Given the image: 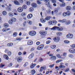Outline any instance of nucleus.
<instances>
[{"mask_svg":"<svg viewBox=\"0 0 75 75\" xmlns=\"http://www.w3.org/2000/svg\"><path fill=\"white\" fill-rule=\"evenodd\" d=\"M16 21V18L14 17L11 18L8 21V23L10 25L13 24L14 22Z\"/></svg>","mask_w":75,"mask_h":75,"instance_id":"obj_1","label":"nucleus"},{"mask_svg":"<svg viewBox=\"0 0 75 75\" xmlns=\"http://www.w3.org/2000/svg\"><path fill=\"white\" fill-rule=\"evenodd\" d=\"M45 1L46 3V5L48 7H49L50 8H51V6L50 4V1H49V0H45Z\"/></svg>","mask_w":75,"mask_h":75,"instance_id":"obj_2","label":"nucleus"},{"mask_svg":"<svg viewBox=\"0 0 75 75\" xmlns=\"http://www.w3.org/2000/svg\"><path fill=\"white\" fill-rule=\"evenodd\" d=\"M29 34L31 36H34L36 35V32L34 31H30L29 33Z\"/></svg>","mask_w":75,"mask_h":75,"instance_id":"obj_3","label":"nucleus"},{"mask_svg":"<svg viewBox=\"0 0 75 75\" xmlns=\"http://www.w3.org/2000/svg\"><path fill=\"white\" fill-rule=\"evenodd\" d=\"M66 37L67 38L72 39L74 38V35L72 34H69L66 35Z\"/></svg>","mask_w":75,"mask_h":75,"instance_id":"obj_4","label":"nucleus"},{"mask_svg":"<svg viewBox=\"0 0 75 75\" xmlns=\"http://www.w3.org/2000/svg\"><path fill=\"white\" fill-rule=\"evenodd\" d=\"M53 40L56 42H59L60 40V38L59 37H56L53 38Z\"/></svg>","mask_w":75,"mask_h":75,"instance_id":"obj_5","label":"nucleus"},{"mask_svg":"<svg viewBox=\"0 0 75 75\" xmlns=\"http://www.w3.org/2000/svg\"><path fill=\"white\" fill-rule=\"evenodd\" d=\"M68 51L69 53L72 54H75V49L73 48H71L68 50Z\"/></svg>","mask_w":75,"mask_h":75,"instance_id":"obj_6","label":"nucleus"},{"mask_svg":"<svg viewBox=\"0 0 75 75\" xmlns=\"http://www.w3.org/2000/svg\"><path fill=\"white\" fill-rule=\"evenodd\" d=\"M44 47V45L43 44H42L38 46L37 48L38 50H42Z\"/></svg>","mask_w":75,"mask_h":75,"instance_id":"obj_7","label":"nucleus"},{"mask_svg":"<svg viewBox=\"0 0 75 75\" xmlns=\"http://www.w3.org/2000/svg\"><path fill=\"white\" fill-rule=\"evenodd\" d=\"M56 56L57 58L59 59H65V58L62 57V55H61L60 54H57Z\"/></svg>","mask_w":75,"mask_h":75,"instance_id":"obj_8","label":"nucleus"},{"mask_svg":"<svg viewBox=\"0 0 75 75\" xmlns=\"http://www.w3.org/2000/svg\"><path fill=\"white\" fill-rule=\"evenodd\" d=\"M40 34L42 35H45L47 34V32L45 30H42L40 31Z\"/></svg>","mask_w":75,"mask_h":75,"instance_id":"obj_9","label":"nucleus"},{"mask_svg":"<svg viewBox=\"0 0 75 75\" xmlns=\"http://www.w3.org/2000/svg\"><path fill=\"white\" fill-rule=\"evenodd\" d=\"M5 8L8 11H11L12 10V8L11 7H9L7 5H5Z\"/></svg>","mask_w":75,"mask_h":75,"instance_id":"obj_10","label":"nucleus"},{"mask_svg":"<svg viewBox=\"0 0 75 75\" xmlns=\"http://www.w3.org/2000/svg\"><path fill=\"white\" fill-rule=\"evenodd\" d=\"M23 61V58L21 57H18L17 59V61L19 63H21Z\"/></svg>","mask_w":75,"mask_h":75,"instance_id":"obj_11","label":"nucleus"},{"mask_svg":"<svg viewBox=\"0 0 75 75\" xmlns=\"http://www.w3.org/2000/svg\"><path fill=\"white\" fill-rule=\"evenodd\" d=\"M23 10V8L22 7H19L17 8V11L19 13H22Z\"/></svg>","mask_w":75,"mask_h":75,"instance_id":"obj_12","label":"nucleus"},{"mask_svg":"<svg viewBox=\"0 0 75 75\" xmlns=\"http://www.w3.org/2000/svg\"><path fill=\"white\" fill-rule=\"evenodd\" d=\"M58 22L59 23H66V22H67V20L65 19H64L62 20H59L58 21Z\"/></svg>","mask_w":75,"mask_h":75,"instance_id":"obj_13","label":"nucleus"},{"mask_svg":"<svg viewBox=\"0 0 75 75\" xmlns=\"http://www.w3.org/2000/svg\"><path fill=\"white\" fill-rule=\"evenodd\" d=\"M33 42L31 40H30L28 41L27 45H33Z\"/></svg>","mask_w":75,"mask_h":75,"instance_id":"obj_14","label":"nucleus"},{"mask_svg":"<svg viewBox=\"0 0 75 75\" xmlns=\"http://www.w3.org/2000/svg\"><path fill=\"white\" fill-rule=\"evenodd\" d=\"M31 6L33 8H37V4L36 3H33L32 4Z\"/></svg>","mask_w":75,"mask_h":75,"instance_id":"obj_15","label":"nucleus"},{"mask_svg":"<svg viewBox=\"0 0 75 75\" xmlns=\"http://www.w3.org/2000/svg\"><path fill=\"white\" fill-rule=\"evenodd\" d=\"M33 14L30 13L27 15V17L28 19H31L33 17Z\"/></svg>","mask_w":75,"mask_h":75,"instance_id":"obj_16","label":"nucleus"},{"mask_svg":"<svg viewBox=\"0 0 75 75\" xmlns=\"http://www.w3.org/2000/svg\"><path fill=\"white\" fill-rule=\"evenodd\" d=\"M58 27L54 26L52 28H50V30H52L53 31H54V30H58Z\"/></svg>","mask_w":75,"mask_h":75,"instance_id":"obj_17","label":"nucleus"},{"mask_svg":"<svg viewBox=\"0 0 75 75\" xmlns=\"http://www.w3.org/2000/svg\"><path fill=\"white\" fill-rule=\"evenodd\" d=\"M37 65V64H32L31 65H30V68L33 69V68H34L35 67V66Z\"/></svg>","mask_w":75,"mask_h":75,"instance_id":"obj_18","label":"nucleus"},{"mask_svg":"<svg viewBox=\"0 0 75 75\" xmlns=\"http://www.w3.org/2000/svg\"><path fill=\"white\" fill-rule=\"evenodd\" d=\"M46 67H42L40 68V72H42L43 71V69L45 70H46Z\"/></svg>","mask_w":75,"mask_h":75,"instance_id":"obj_19","label":"nucleus"},{"mask_svg":"<svg viewBox=\"0 0 75 75\" xmlns=\"http://www.w3.org/2000/svg\"><path fill=\"white\" fill-rule=\"evenodd\" d=\"M40 22H41V23H45L46 22V20L45 18L43 19L42 18H41L40 19Z\"/></svg>","mask_w":75,"mask_h":75,"instance_id":"obj_20","label":"nucleus"},{"mask_svg":"<svg viewBox=\"0 0 75 75\" xmlns=\"http://www.w3.org/2000/svg\"><path fill=\"white\" fill-rule=\"evenodd\" d=\"M33 56L34 54L33 53H32L28 57V58L29 59H32V58H33Z\"/></svg>","mask_w":75,"mask_h":75,"instance_id":"obj_21","label":"nucleus"},{"mask_svg":"<svg viewBox=\"0 0 75 75\" xmlns=\"http://www.w3.org/2000/svg\"><path fill=\"white\" fill-rule=\"evenodd\" d=\"M14 3L15 4V5H17L18 6L20 5V3H19V2L16 0L14 1Z\"/></svg>","mask_w":75,"mask_h":75,"instance_id":"obj_22","label":"nucleus"},{"mask_svg":"<svg viewBox=\"0 0 75 75\" xmlns=\"http://www.w3.org/2000/svg\"><path fill=\"white\" fill-rule=\"evenodd\" d=\"M66 9L68 11H70L71 9V7L70 6H68L66 8Z\"/></svg>","mask_w":75,"mask_h":75,"instance_id":"obj_23","label":"nucleus"},{"mask_svg":"<svg viewBox=\"0 0 75 75\" xmlns=\"http://www.w3.org/2000/svg\"><path fill=\"white\" fill-rule=\"evenodd\" d=\"M8 15L9 17H14V14L11 12L9 13H8Z\"/></svg>","mask_w":75,"mask_h":75,"instance_id":"obj_24","label":"nucleus"},{"mask_svg":"<svg viewBox=\"0 0 75 75\" xmlns=\"http://www.w3.org/2000/svg\"><path fill=\"white\" fill-rule=\"evenodd\" d=\"M56 34L57 36L60 37V36H61V35H62V32H57Z\"/></svg>","mask_w":75,"mask_h":75,"instance_id":"obj_25","label":"nucleus"},{"mask_svg":"<svg viewBox=\"0 0 75 75\" xmlns=\"http://www.w3.org/2000/svg\"><path fill=\"white\" fill-rule=\"evenodd\" d=\"M52 17L51 16H48L47 17L45 18V20H47V21H48V20H50L51 18H52Z\"/></svg>","mask_w":75,"mask_h":75,"instance_id":"obj_26","label":"nucleus"},{"mask_svg":"<svg viewBox=\"0 0 75 75\" xmlns=\"http://www.w3.org/2000/svg\"><path fill=\"white\" fill-rule=\"evenodd\" d=\"M68 57L70 58H74V56L72 54H69L68 55Z\"/></svg>","mask_w":75,"mask_h":75,"instance_id":"obj_27","label":"nucleus"},{"mask_svg":"<svg viewBox=\"0 0 75 75\" xmlns=\"http://www.w3.org/2000/svg\"><path fill=\"white\" fill-rule=\"evenodd\" d=\"M22 8L23 10H26L27 8V6L26 5H23L22 6Z\"/></svg>","mask_w":75,"mask_h":75,"instance_id":"obj_28","label":"nucleus"},{"mask_svg":"<svg viewBox=\"0 0 75 75\" xmlns=\"http://www.w3.org/2000/svg\"><path fill=\"white\" fill-rule=\"evenodd\" d=\"M28 10L29 12H33V11H34V8H33V7L30 8H29Z\"/></svg>","mask_w":75,"mask_h":75,"instance_id":"obj_29","label":"nucleus"},{"mask_svg":"<svg viewBox=\"0 0 75 75\" xmlns=\"http://www.w3.org/2000/svg\"><path fill=\"white\" fill-rule=\"evenodd\" d=\"M63 30H64V28L62 27H58L57 30L59 31H63Z\"/></svg>","mask_w":75,"mask_h":75,"instance_id":"obj_30","label":"nucleus"},{"mask_svg":"<svg viewBox=\"0 0 75 75\" xmlns=\"http://www.w3.org/2000/svg\"><path fill=\"white\" fill-rule=\"evenodd\" d=\"M7 11H4L2 12V14L4 16H6V15H7Z\"/></svg>","mask_w":75,"mask_h":75,"instance_id":"obj_31","label":"nucleus"},{"mask_svg":"<svg viewBox=\"0 0 75 75\" xmlns=\"http://www.w3.org/2000/svg\"><path fill=\"white\" fill-rule=\"evenodd\" d=\"M4 58V59H7V60H8V57L7 56V55L6 54H4L3 56Z\"/></svg>","mask_w":75,"mask_h":75,"instance_id":"obj_32","label":"nucleus"},{"mask_svg":"<svg viewBox=\"0 0 75 75\" xmlns=\"http://www.w3.org/2000/svg\"><path fill=\"white\" fill-rule=\"evenodd\" d=\"M27 23L29 25H32L33 22L31 21L28 20L27 21Z\"/></svg>","mask_w":75,"mask_h":75,"instance_id":"obj_33","label":"nucleus"},{"mask_svg":"<svg viewBox=\"0 0 75 75\" xmlns=\"http://www.w3.org/2000/svg\"><path fill=\"white\" fill-rule=\"evenodd\" d=\"M57 46L55 45H53L50 46V48L54 50V49H55V48H56Z\"/></svg>","mask_w":75,"mask_h":75,"instance_id":"obj_34","label":"nucleus"},{"mask_svg":"<svg viewBox=\"0 0 75 75\" xmlns=\"http://www.w3.org/2000/svg\"><path fill=\"white\" fill-rule=\"evenodd\" d=\"M4 27L7 28L9 26V25L7 23H5L4 24Z\"/></svg>","mask_w":75,"mask_h":75,"instance_id":"obj_35","label":"nucleus"},{"mask_svg":"<svg viewBox=\"0 0 75 75\" xmlns=\"http://www.w3.org/2000/svg\"><path fill=\"white\" fill-rule=\"evenodd\" d=\"M21 15L22 17H25L26 16V13L25 12H23L21 13Z\"/></svg>","mask_w":75,"mask_h":75,"instance_id":"obj_36","label":"nucleus"},{"mask_svg":"<svg viewBox=\"0 0 75 75\" xmlns=\"http://www.w3.org/2000/svg\"><path fill=\"white\" fill-rule=\"evenodd\" d=\"M51 59H52V60L55 61V60H56V59H57V57L55 56H53L51 57Z\"/></svg>","mask_w":75,"mask_h":75,"instance_id":"obj_37","label":"nucleus"},{"mask_svg":"<svg viewBox=\"0 0 75 75\" xmlns=\"http://www.w3.org/2000/svg\"><path fill=\"white\" fill-rule=\"evenodd\" d=\"M36 72L35 70L33 69H32V70L31 71V73L32 74H34Z\"/></svg>","mask_w":75,"mask_h":75,"instance_id":"obj_38","label":"nucleus"},{"mask_svg":"<svg viewBox=\"0 0 75 75\" xmlns=\"http://www.w3.org/2000/svg\"><path fill=\"white\" fill-rule=\"evenodd\" d=\"M71 23V21H67L65 23L66 25H69Z\"/></svg>","mask_w":75,"mask_h":75,"instance_id":"obj_39","label":"nucleus"},{"mask_svg":"<svg viewBox=\"0 0 75 75\" xmlns=\"http://www.w3.org/2000/svg\"><path fill=\"white\" fill-rule=\"evenodd\" d=\"M17 33L16 32H14L13 34V37H17Z\"/></svg>","mask_w":75,"mask_h":75,"instance_id":"obj_40","label":"nucleus"},{"mask_svg":"<svg viewBox=\"0 0 75 75\" xmlns=\"http://www.w3.org/2000/svg\"><path fill=\"white\" fill-rule=\"evenodd\" d=\"M66 14H67V16H69L71 15V12L70 11H67L66 12Z\"/></svg>","mask_w":75,"mask_h":75,"instance_id":"obj_41","label":"nucleus"},{"mask_svg":"<svg viewBox=\"0 0 75 75\" xmlns=\"http://www.w3.org/2000/svg\"><path fill=\"white\" fill-rule=\"evenodd\" d=\"M62 61H63L62 60H58L56 61V63H59V62H62Z\"/></svg>","mask_w":75,"mask_h":75,"instance_id":"obj_42","label":"nucleus"},{"mask_svg":"<svg viewBox=\"0 0 75 75\" xmlns=\"http://www.w3.org/2000/svg\"><path fill=\"white\" fill-rule=\"evenodd\" d=\"M47 12L48 14H51V10L50 9H47Z\"/></svg>","mask_w":75,"mask_h":75,"instance_id":"obj_43","label":"nucleus"},{"mask_svg":"<svg viewBox=\"0 0 75 75\" xmlns=\"http://www.w3.org/2000/svg\"><path fill=\"white\" fill-rule=\"evenodd\" d=\"M26 4L28 6H29L30 5V1H26Z\"/></svg>","mask_w":75,"mask_h":75,"instance_id":"obj_44","label":"nucleus"},{"mask_svg":"<svg viewBox=\"0 0 75 75\" xmlns=\"http://www.w3.org/2000/svg\"><path fill=\"white\" fill-rule=\"evenodd\" d=\"M52 21V23H53V24H54V25H55L56 24H57V22L55 20H53Z\"/></svg>","mask_w":75,"mask_h":75,"instance_id":"obj_45","label":"nucleus"},{"mask_svg":"<svg viewBox=\"0 0 75 75\" xmlns=\"http://www.w3.org/2000/svg\"><path fill=\"white\" fill-rule=\"evenodd\" d=\"M63 57H67V53L66 52H64L63 53Z\"/></svg>","mask_w":75,"mask_h":75,"instance_id":"obj_46","label":"nucleus"},{"mask_svg":"<svg viewBox=\"0 0 75 75\" xmlns=\"http://www.w3.org/2000/svg\"><path fill=\"white\" fill-rule=\"evenodd\" d=\"M69 68H67L65 70L64 72H69Z\"/></svg>","mask_w":75,"mask_h":75,"instance_id":"obj_47","label":"nucleus"},{"mask_svg":"<svg viewBox=\"0 0 75 75\" xmlns=\"http://www.w3.org/2000/svg\"><path fill=\"white\" fill-rule=\"evenodd\" d=\"M65 66L63 65L62 66H59V68H65Z\"/></svg>","mask_w":75,"mask_h":75,"instance_id":"obj_48","label":"nucleus"},{"mask_svg":"<svg viewBox=\"0 0 75 75\" xmlns=\"http://www.w3.org/2000/svg\"><path fill=\"white\" fill-rule=\"evenodd\" d=\"M64 42L65 43V44H69V43L70 42L68 40H65L64 41Z\"/></svg>","mask_w":75,"mask_h":75,"instance_id":"obj_49","label":"nucleus"},{"mask_svg":"<svg viewBox=\"0 0 75 75\" xmlns=\"http://www.w3.org/2000/svg\"><path fill=\"white\" fill-rule=\"evenodd\" d=\"M71 47L72 48H75V44H73L70 45Z\"/></svg>","mask_w":75,"mask_h":75,"instance_id":"obj_50","label":"nucleus"},{"mask_svg":"<svg viewBox=\"0 0 75 75\" xmlns=\"http://www.w3.org/2000/svg\"><path fill=\"white\" fill-rule=\"evenodd\" d=\"M37 3L38 4H41L42 2L40 1V0H37Z\"/></svg>","mask_w":75,"mask_h":75,"instance_id":"obj_51","label":"nucleus"},{"mask_svg":"<svg viewBox=\"0 0 75 75\" xmlns=\"http://www.w3.org/2000/svg\"><path fill=\"white\" fill-rule=\"evenodd\" d=\"M2 31L3 32H7V28H3L2 29Z\"/></svg>","mask_w":75,"mask_h":75,"instance_id":"obj_52","label":"nucleus"},{"mask_svg":"<svg viewBox=\"0 0 75 75\" xmlns=\"http://www.w3.org/2000/svg\"><path fill=\"white\" fill-rule=\"evenodd\" d=\"M48 24L49 25H51L52 24V21H49L47 22Z\"/></svg>","mask_w":75,"mask_h":75,"instance_id":"obj_53","label":"nucleus"},{"mask_svg":"<svg viewBox=\"0 0 75 75\" xmlns=\"http://www.w3.org/2000/svg\"><path fill=\"white\" fill-rule=\"evenodd\" d=\"M67 16V12H65L63 13V16H64V17H66V16Z\"/></svg>","mask_w":75,"mask_h":75,"instance_id":"obj_54","label":"nucleus"},{"mask_svg":"<svg viewBox=\"0 0 75 75\" xmlns=\"http://www.w3.org/2000/svg\"><path fill=\"white\" fill-rule=\"evenodd\" d=\"M7 55L8 56H11V52H8L7 53Z\"/></svg>","mask_w":75,"mask_h":75,"instance_id":"obj_55","label":"nucleus"},{"mask_svg":"<svg viewBox=\"0 0 75 75\" xmlns=\"http://www.w3.org/2000/svg\"><path fill=\"white\" fill-rule=\"evenodd\" d=\"M50 43H51V41L50 40H48L46 42V44H50Z\"/></svg>","mask_w":75,"mask_h":75,"instance_id":"obj_56","label":"nucleus"},{"mask_svg":"<svg viewBox=\"0 0 75 75\" xmlns=\"http://www.w3.org/2000/svg\"><path fill=\"white\" fill-rule=\"evenodd\" d=\"M54 65H55V64H52L50 65L49 66V67H50V68H52V67H54Z\"/></svg>","mask_w":75,"mask_h":75,"instance_id":"obj_57","label":"nucleus"},{"mask_svg":"<svg viewBox=\"0 0 75 75\" xmlns=\"http://www.w3.org/2000/svg\"><path fill=\"white\" fill-rule=\"evenodd\" d=\"M19 1L20 3H21V4H23V3H24V1L23 0H18Z\"/></svg>","mask_w":75,"mask_h":75,"instance_id":"obj_58","label":"nucleus"},{"mask_svg":"<svg viewBox=\"0 0 75 75\" xmlns=\"http://www.w3.org/2000/svg\"><path fill=\"white\" fill-rule=\"evenodd\" d=\"M26 24H27V22H26V21L24 22L23 24V27H25Z\"/></svg>","mask_w":75,"mask_h":75,"instance_id":"obj_59","label":"nucleus"},{"mask_svg":"<svg viewBox=\"0 0 75 75\" xmlns=\"http://www.w3.org/2000/svg\"><path fill=\"white\" fill-rule=\"evenodd\" d=\"M54 10L55 13H58V10L57 8H55Z\"/></svg>","mask_w":75,"mask_h":75,"instance_id":"obj_60","label":"nucleus"},{"mask_svg":"<svg viewBox=\"0 0 75 75\" xmlns=\"http://www.w3.org/2000/svg\"><path fill=\"white\" fill-rule=\"evenodd\" d=\"M35 50V48L34 47H32L31 48V49L30 50V51H34Z\"/></svg>","mask_w":75,"mask_h":75,"instance_id":"obj_61","label":"nucleus"},{"mask_svg":"<svg viewBox=\"0 0 75 75\" xmlns=\"http://www.w3.org/2000/svg\"><path fill=\"white\" fill-rule=\"evenodd\" d=\"M22 40V39L21 38H17L16 39V40L18 41H20V40Z\"/></svg>","mask_w":75,"mask_h":75,"instance_id":"obj_62","label":"nucleus"},{"mask_svg":"<svg viewBox=\"0 0 75 75\" xmlns=\"http://www.w3.org/2000/svg\"><path fill=\"white\" fill-rule=\"evenodd\" d=\"M22 53L21 52H18V54L19 56H21V55H22Z\"/></svg>","mask_w":75,"mask_h":75,"instance_id":"obj_63","label":"nucleus"},{"mask_svg":"<svg viewBox=\"0 0 75 75\" xmlns=\"http://www.w3.org/2000/svg\"><path fill=\"white\" fill-rule=\"evenodd\" d=\"M5 65L4 64H1V65H0V67L1 68H3L4 67Z\"/></svg>","mask_w":75,"mask_h":75,"instance_id":"obj_64","label":"nucleus"}]
</instances>
